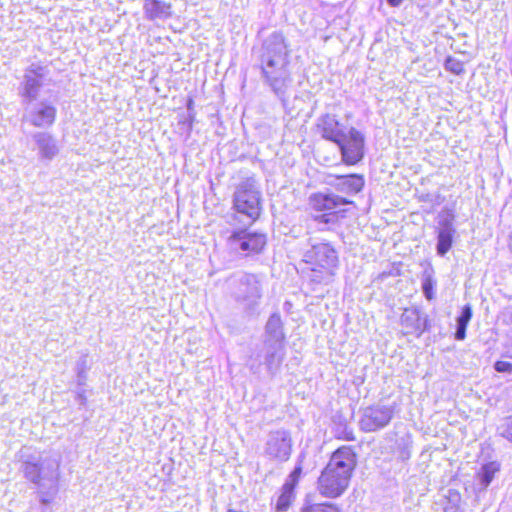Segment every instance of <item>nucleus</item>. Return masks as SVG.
Segmentation results:
<instances>
[{"label": "nucleus", "instance_id": "1", "mask_svg": "<svg viewBox=\"0 0 512 512\" xmlns=\"http://www.w3.org/2000/svg\"><path fill=\"white\" fill-rule=\"evenodd\" d=\"M356 463V453L351 447L336 449L317 478L318 493L329 499L343 495L349 487Z\"/></svg>", "mask_w": 512, "mask_h": 512}, {"label": "nucleus", "instance_id": "2", "mask_svg": "<svg viewBox=\"0 0 512 512\" xmlns=\"http://www.w3.org/2000/svg\"><path fill=\"white\" fill-rule=\"evenodd\" d=\"M308 207L315 222L334 226L351 215L356 204L349 197L319 191L309 196Z\"/></svg>", "mask_w": 512, "mask_h": 512}, {"label": "nucleus", "instance_id": "3", "mask_svg": "<svg viewBox=\"0 0 512 512\" xmlns=\"http://www.w3.org/2000/svg\"><path fill=\"white\" fill-rule=\"evenodd\" d=\"M232 209L237 216L255 224L264 214V200L255 177H247L236 185L232 197Z\"/></svg>", "mask_w": 512, "mask_h": 512}, {"label": "nucleus", "instance_id": "4", "mask_svg": "<svg viewBox=\"0 0 512 512\" xmlns=\"http://www.w3.org/2000/svg\"><path fill=\"white\" fill-rule=\"evenodd\" d=\"M304 263L313 274V280L321 283L335 275L339 267V254L329 242H320L311 246L303 257Z\"/></svg>", "mask_w": 512, "mask_h": 512}, {"label": "nucleus", "instance_id": "5", "mask_svg": "<svg viewBox=\"0 0 512 512\" xmlns=\"http://www.w3.org/2000/svg\"><path fill=\"white\" fill-rule=\"evenodd\" d=\"M227 242L234 252L245 258H253L265 252L269 239L263 231L243 227L234 229Z\"/></svg>", "mask_w": 512, "mask_h": 512}, {"label": "nucleus", "instance_id": "6", "mask_svg": "<svg viewBox=\"0 0 512 512\" xmlns=\"http://www.w3.org/2000/svg\"><path fill=\"white\" fill-rule=\"evenodd\" d=\"M336 144L346 166H355L365 157V135L355 127H350Z\"/></svg>", "mask_w": 512, "mask_h": 512}, {"label": "nucleus", "instance_id": "7", "mask_svg": "<svg viewBox=\"0 0 512 512\" xmlns=\"http://www.w3.org/2000/svg\"><path fill=\"white\" fill-rule=\"evenodd\" d=\"M392 419L390 408L381 405H371L364 410L360 419V427L363 431L372 432L386 426Z\"/></svg>", "mask_w": 512, "mask_h": 512}, {"label": "nucleus", "instance_id": "8", "mask_svg": "<svg viewBox=\"0 0 512 512\" xmlns=\"http://www.w3.org/2000/svg\"><path fill=\"white\" fill-rule=\"evenodd\" d=\"M315 129L323 139L335 144L346 134L344 124L330 113L323 114L318 118Z\"/></svg>", "mask_w": 512, "mask_h": 512}, {"label": "nucleus", "instance_id": "9", "mask_svg": "<svg viewBox=\"0 0 512 512\" xmlns=\"http://www.w3.org/2000/svg\"><path fill=\"white\" fill-rule=\"evenodd\" d=\"M267 454L270 458L285 462L292 453V440L287 432H275L267 443Z\"/></svg>", "mask_w": 512, "mask_h": 512}, {"label": "nucleus", "instance_id": "10", "mask_svg": "<svg viewBox=\"0 0 512 512\" xmlns=\"http://www.w3.org/2000/svg\"><path fill=\"white\" fill-rule=\"evenodd\" d=\"M401 324L408 332L416 333L417 335H421L430 327L428 317L423 316L417 308L405 309L401 316Z\"/></svg>", "mask_w": 512, "mask_h": 512}, {"label": "nucleus", "instance_id": "11", "mask_svg": "<svg viewBox=\"0 0 512 512\" xmlns=\"http://www.w3.org/2000/svg\"><path fill=\"white\" fill-rule=\"evenodd\" d=\"M340 182L335 186L346 197L359 193L364 187V178L360 174L332 175Z\"/></svg>", "mask_w": 512, "mask_h": 512}, {"label": "nucleus", "instance_id": "12", "mask_svg": "<svg viewBox=\"0 0 512 512\" xmlns=\"http://www.w3.org/2000/svg\"><path fill=\"white\" fill-rule=\"evenodd\" d=\"M144 13L147 19H167L171 16L172 5L163 0H144Z\"/></svg>", "mask_w": 512, "mask_h": 512}, {"label": "nucleus", "instance_id": "13", "mask_svg": "<svg viewBox=\"0 0 512 512\" xmlns=\"http://www.w3.org/2000/svg\"><path fill=\"white\" fill-rule=\"evenodd\" d=\"M56 108L50 104H44L33 111L31 122L35 127H49L56 119Z\"/></svg>", "mask_w": 512, "mask_h": 512}, {"label": "nucleus", "instance_id": "14", "mask_svg": "<svg viewBox=\"0 0 512 512\" xmlns=\"http://www.w3.org/2000/svg\"><path fill=\"white\" fill-rule=\"evenodd\" d=\"M43 76L42 68H30L25 74L23 84V96L33 99L36 97L37 91L41 85L40 80Z\"/></svg>", "mask_w": 512, "mask_h": 512}, {"label": "nucleus", "instance_id": "15", "mask_svg": "<svg viewBox=\"0 0 512 512\" xmlns=\"http://www.w3.org/2000/svg\"><path fill=\"white\" fill-rule=\"evenodd\" d=\"M500 471V464L496 461H491L482 465L481 469L476 473L482 488L486 489L495 477V474Z\"/></svg>", "mask_w": 512, "mask_h": 512}, {"label": "nucleus", "instance_id": "16", "mask_svg": "<svg viewBox=\"0 0 512 512\" xmlns=\"http://www.w3.org/2000/svg\"><path fill=\"white\" fill-rule=\"evenodd\" d=\"M241 286L244 287L243 292L248 298H260L261 288L260 280L256 274L246 273L241 279Z\"/></svg>", "mask_w": 512, "mask_h": 512}, {"label": "nucleus", "instance_id": "17", "mask_svg": "<svg viewBox=\"0 0 512 512\" xmlns=\"http://www.w3.org/2000/svg\"><path fill=\"white\" fill-rule=\"evenodd\" d=\"M36 143L43 158L51 159L56 154L57 149L51 136L43 133L38 134L36 136Z\"/></svg>", "mask_w": 512, "mask_h": 512}, {"label": "nucleus", "instance_id": "18", "mask_svg": "<svg viewBox=\"0 0 512 512\" xmlns=\"http://www.w3.org/2000/svg\"><path fill=\"white\" fill-rule=\"evenodd\" d=\"M295 500V490L286 486H282L281 493L275 504L276 512H286L292 506Z\"/></svg>", "mask_w": 512, "mask_h": 512}, {"label": "nucleus", "instance_id": "19", "mask_svg": "<svg viewBox=\"0 0 512 512\" xmlns=\"http://www.w3.org/2000/svg\"><path fill=\"white\" fill-rule=\"evenodd\" d=\"M472 318V308L470 305H465L462 308L460 316L457 318V331L455 338L457 340H463L466 337V329Z\"/></svg>", "mask_w": 512, "mask_h": 512}, {"label": "nucleus", "instance_id": "20", "mask_svg": "<svg viewBox=\"0 0 512 512\" xmlns=\"http://www.w3.org/2000/svg\"><path fill=\"white\" fill-rule=\"evenodd\" d=\"M454 231L451 228L442 229L438 233L437 253L445 255L452 247Z\"/></svg>", "mask_w": 512, "mask_h": 512}, {"label": "nucleus", "instance_id": "21", "mask_svg": "<svg viewBox=\"0 0 512 512\" xmlns=\"http://www.w3.org/2000/svg\"><path fill=\"white\" fill-rule=\"evenodd\" d=\"M299 512H341V510L330 502H306L301 506Z\"/></svg>", "mask_w": 512, "mask_h": 512}, {"label": "nucleus", "instance_id": "22", "mask_svg": "<svg viewBox=\"0 0 512 512\" xmlns=\"http://www.w3.org/2000/svg\"><path fill=\"white\" fill-rule=\"evenodd\" d=\"M445 68L453 74L460 75L465 72V65L459 59L447 57Z\"/></svg>", "mask_w": 512, "mask_h": 512}, {"label": "nucleus", "instance_id": "23", "mask_svg": "<svg viewBox=\"0 0 512 512\" xmlns=\"http://www.w3.org/2000/svg\"><path fill=\"white\" fill-rule=\"evenodd\" d=\"M302 475V465H297L292 472L289 475L288 480L283 484L286 487H289L291 489H296V487L299 484L300 478Z\"/></svg>", "mask_w": 512, "mask_h": 512}, {"label": "nucleus", "instance_id": "24", "mask_svg": "<svg viewBox=\"0 0 512 512\" xmlns=\"http://www.w3.org/2000/svg\"><path fill=\"white\" fill-rule=\"evenodd\" d=\"M435 281L432 279L431 276H427L423 280L422 289L424 292V295L428 301H431L435 298Z\"/></svg>", "mask_w": 512, "mask_h": 512}, {"label": "nucleus", "instance_id": "25", "mask_svg": "<svg viewBox=\"0 0 512 512\" xmlns=\"http://www.w3.org/2000/svg\"><path fill=\"white\" fill-rule=\"evenodd\" d=\"M501 429V435L512 443V414L505 418Z\"/></svg>", "mask_w": 512, "mask_h": 512}, {"label": "nucleus", "instance_id": "26", "mask_svg": "<svg viewBox=\"0 0 512 512\" xmlns=\"http://www.w3.org/2000/svg\"><path fill=\"white\" fill-rule=\"evenodd\" d=\"M335 438L342 441H354L355 435L351 428L345 427L342 430H337L335 433Z\"/></svg>", "mask_w": 512, "mask_h": 512}, {"label": "nucleus", "instance_id": "27", "mask_svg": "<svg viewBox=\"0 0 512 512\" xmlns=\"http://www.w3.org/2000/svg\"><path fill=\"white\" fill-rule=\"evenodd\" d=\"M494 368L499 373H511L512 361L498 360L495 362Z\"/></svg>", "mask_w": 512, "mask_h": 512}, {"label": "nucleus", "instance_id": "28", "mask_svg": "<svg viewBox=\"0 0 512 512\" xmlns=\"http://www.w3.org/2000/svg\"><path fill=\"white\" fill-rule=\"evenodd\" d=\"M281 327V319L279 315H272L267 323L266 329L268 333L275 331Z\"/></svg>", "mask_w": 512, "mask_h": 512}, {"label": "nucleus", "instance_id": "29", "mask_svg": "<svg viewBox=\"0 0 512 512\" xmlns=\"http://www.w3.org/2000/svg\"><path fill=\"white\" fill-rule=\"evenodd\" d=\"M403 0H387L388 4L392 7H398Z\"/></svg>", "mask_w": 512, "mask_h": 512}, {"label": "nucleus", "instance_id": "30", "mask_svg": "<svg viewBox=\"0 0 512 512\" xmlns=\"http://www.w3.org/2000/svg\"><path fill=\"white\" fill-rule=\"evenodd\" d=\"M268 66H270V67L275 66V61H274V60H272V59H270V60L268 61Z\"/></svg>", "mask_w": 512, "mask_h": 512}, {"label": "nucleus", "instance_id": "31", "mask_svg": "<svg viewBox=\"0 0 512 512\" xmlns=\"http://www.w3.org/2000/svg\"><path fill=\"white\" fill-rule=\"evenodd\" d=\"M227 512H242V511H238V510H235V509H228Z\"/></svg>", "mask_w": 512, "mask_h": 512}]
</instances>
